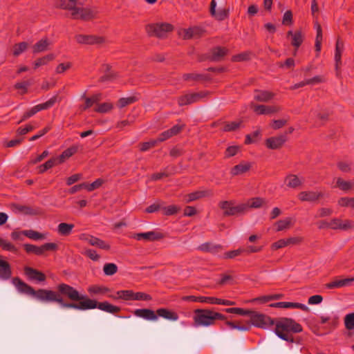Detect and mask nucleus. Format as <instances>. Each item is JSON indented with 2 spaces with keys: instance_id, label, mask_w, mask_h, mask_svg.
Wrapping results in <instances>:
<instances>
[{
  "instance_id": "nucleus-31",
  "label": "nucleus",
  "mask_w": 354,
  "mask_h": 354,
  "mask_svg": "<svg viewBox=\"0 0 354 354\" xmlns=\"http://www.w3.org/2000/svg\"><path fill=\"white\" fill-rule=\"evenodd\" d=\"M156 314L157 315L158 317L159 316L171 321H176L178 319V315L176 313L171 311L167 308H158L156 311Z\"/></svg>"
},
{
  "instance_id": "nucleus-12",
  "label": "nucleus",
  "mask_w": 354,
  "mask_h": 354,
  "mask_svg": "<svg viewBox=\"0 0 354 354\" xmlns=\"http://www.w3.org/2000/svg\"><path fill=\"white\" fill-rule=\"evenodd\" d=\"M330 229L348 230L354 227V221L349 219L342 220L334 218L330 221Z\"/></svg>"
},
{
  "instance_id": "nucleus-49",
  "label": "nucleus",
  "mask_w": 354,
  "mask_h": 354,
  "mask_svg": "<svg viewBox=\"0 0 354 354\" xmlns=\"http://www.w3.org/2000/svg\"><path fill=\"white\" fill-rule=\"evenodd\" d=\"M264 203V200L262 198L257 197L250 199L247 203H244L247 205V209L249 207L251 208H259L262 206Z\"/></svg>"
},
{
  "instance_id": "nucleus-47",
  "label": "nucleus",
  "mask_w": 354,
  "mask_h": 354,
  "mask_svg": "<svg viewBox=\"0 0 354 354\" xmlns=\"http://www.w3.org/2000/svg\"><path fill=\"white\" fill-rule=\"evenodd\" d=\"M23 235L32 240H40L45 239V235L32 230H24Z\"/></svg>"
},
{
  "instance_id": "nucleus-36",
  "label": "nucleus",
  "mask_w": 354,
  "mask_h": 354,
  "mask_svg": "<svg viewBox=\"0 0 354 354\" xmlns=\"http://www.w3.org/2000/svg\"><path fill=\"white\" fill-rule=\"evenodd\" d=\"M216 2L215 0H212L210 3V13L218 20H223L227 17V12L225 10H221L218 12H216Z\"/></svg>"
},
{
  "instance_id": "nucleus-16",
  "label": "nucleus",
  "mask_w": 354,
  "mask_h": 354,
  "mask_svg": "<svg viewBox=\"0 0 354 354\" xmlns=\"http://www.w3.org/2000/svg\"><path fill=\"white\" fill-rule=\"evenodd\" d=\"M297 197L302 202H315L323 197V194L314 191H303L299 193Z\"/></svg>"
},
{
  "instance_id": "nucleus-48",
  "label": "nucleus",
  "mask_w": 354,
  "mask_h": 354,
  "mask_svg": "<svg viewBox=\"0 0 354 354\" xmlns=\"http://www.w3.org/2000/svg\"><path fill=\"white\" fill-rule=\"evenodd\" d=\"M337 204L344 207H351L354 209V198L353 197H342L338 201Z\"/></svg>"
},
{
  "instance_id": "nucleus-30",
  "label": "nucleus",
  "mask_w": 354,
  "mask_h": 354,
  "mask_svg": "<svg viewBox=\"0 0 354 354\" xmlns=\"http://www.w3.org/2000/svg\"><path fill=\"white\" fill-rule=\"evenodd\" d=\"M354 281V277L353 278H346L341 279L334 280L326 284V287L329 289L337 288L344 286H351L352 282Z\"/></svg>"
},
{
  "instance_id": "nucleus-59",
  "label": "nucleus",
  "mask_w": 354,
  "mask_h": 354,
  "mask_svg": "<svg viewBox=\"0 0 354 354\" xmlns=\"http://www.w3.org/2000/svg\"><path fill=\"white\" fill-rule=\"evenodd\" d=\"M104 183V180L97 178L91 184L85 183V189L88 192H92L94 189L99 188Z\"/></svg>"
},
{
  "instance_id": "nucleus-54",
  "label": "nucleus",
  "mask_w": 354,
  "mask_h": 354,
  "mask_svg": "<svg viewBox=\"0 0 354 354\" xmlns=\"http://www.w3.org/2000/svg\"><path fill=\"white\" fill-rule=\"evenodd\" d=\"M104 68L106 71H107V73H105L104 75H102L100 77V82H106V81H111L116 77L115 73H114L112 71H109L110 67L109 65H107V64L104 65Z\"/></svg>"
},
{
  "instance_id": "nucleus-55",
  "label": "nucleus",
  "mask_w": 354,
  "mask_h": 354,
  "mask_svg": "<svg viewBox=\"0 0 354 354\" xmlns=\"http://www.w3.org/2000/svg\"><path fill=\"white\" fill-rule=\"evenodd\" d=\"M103 270L106 275L111 276L117 272L118 267L115 263H109L104 266Z\"/></svg>"
},
{
  "instance_id": "nucleus-32",
  "label": "nucleus",
  "mask_w": 354,
  "mask_h": 354,
  "mask_svg": "<svg viewBox=\"0 0 354 354\" xmlns=\"http://www.w3.org/2000/svg\"><path fill=\"white\" fill-rule=\"evenodd\" d=\"M50 43L48 38H43L38 41L33 46H32V53L34 54H37L39 53L44 52L48 49Z\"/></svg>"
},
{
  "instance_id": "nucleus-1",
  "label": "nucleus",
  "mask_w": 354,
  "mask_h": 354,
  "mask_svg": "<svg viewBox=\"0 0 354 354\" xmlns=\"http://www.w3.org/2000/svg\"><path fill=\"white\" fill-rule=\"evenodd\" d=\"M57 288L62 295L67 297L71 301H78L77 303L65 302L63 304L64 308L80 310L98 308L111 314H117L121 310L119 306L113 305L108 301L98 302L95 299H90L86 295L80 294L75 288L66 283H60Z\"/></svg>"
},
{
  "instance_id": "nucleus-35",
  "label": "nucleus",
  "mask_w": 354,
  "mask_h": 354,
  "mask_svg": "<svg viewBox=\"0 0 354 354\" xmlns=\"http://www.w3.org/2000/svg\"><path fill=\"white\" fill-rule=\"evenodd\" d=\"M134 292L131 290H119L116 292L117 296L109 295V298L113 299H121L126 301L133 300Z\"/></svg>"
},
{
  "instance_id": "nucleus-42",
  "label": "nucleus",
  "mask_w": 354,
  "mask_h": 354,
  "mask_svg": "<svg viewBox=\"0 0 354 354\" xmlns=\"http://www.w3.org/2000/svg\"><path fill=\"white\" fill-rule=\"evenodd\" d=\"M61 97H59L57 95H55L53 96L51 98H50L48 101H46L44 103L37 104V106L38 108L39 111L42 110H46L50 109V107L53 106L54 104L57 102H60Z\"/></svg>"
},
{
  "instance_id": "nucleus-34",
  "label": "nucleus",
  "mask_w": 354,
  "mask_h": 354,
  "mask_svg": "<svg viewBox=\"0 0 354 354\" xmlns=\"http://www.w3.org/2000/svg\"><path fill=\"white\" fill-rule=\"evenodd\" d=\"M12 207L15 212L26 215H36L37 214V211L36 209H34L29 206L13 204Z\"/></svg>"
},
{
  "instance_id": "nucleus-51",
  "label": "nucleus",
  "mask_w": 354,
  "mask_h": 354,
  "mask_svg": "<svg viewBox=\"0 0 354 354\" xmlns=\"http://www.w3.org/2000/svg\"><path fill=\"white\" fill-rule=\"evenodd\" d=\"M180 207L175 205L162 207L163 214L165 216H171L176 214L180 211Z\"/></svg>"
},
{
  "instance_id": "nucleus-6",
  "label": "nucleus",
  "mask_w": 354,
  "mask_h": 354,
  "mask_svg": "<svg viewBox=\"0 0 354 354\" xmlns=\"http://www.w3.org/2000/svg\"><path fill=\"white\" fill-rule=\"evenodd\" d=\"M174 26L169 23L150 24L145 26V30L149 37L159 39L167 37L169 32H172Z\"/></svg>"
},
{
  "instance_id": "nucleus-63",
  "label": "nucleus",
  "mask_w": 354,
  "mask_h": 354,
  "mask_svg": "<svg viewBox=\"0 0 354 354\" xmlns=\"http://www.w3.org/2000/svg\"><path fill=\"white\" fill-rule=\"evenodd\" d=\"M97 237L93 236L90 234H82L80 235V239L86 241L91 245L95 246Z\"/></svg>"
},
{
  "instance_id": "nucleus-58",
  "label": "nucleus",
  "mask_w": 354,
  "mask_h": 354,
  "mask_svg": "<svg viewBox=\"0 0 354 354\" xmlns=\"http://www.w3.org/2000/svg\"><path fill=\"white\" fill-rule=\"evenodd\" d=\"M158 143L157 140H151L149 142H142L139 145L140 150L141 151H146L151 148L154 147Z\"/></svg>"
},
{
  "instance_id": "nucleus-41",
  "label": "nucleus",
  "mask_w": 354,
  "mask_h": 354,
  "mask_svg": "<svg viewBox=\"0 0 354 354\" xmlns=\"http://www.w3.org/2000/svg\"><path fill=\"white\" fill-rule=\"evenodd\" d=\"M0 248L5 251H8L17 254L18 252V248L11 242L0 237Z\"/></svg>"
},
{
  "instance_id": "nucleus-57",
  "label": "nucleus",
  "mask_w": 354,
  "mask_h": 354,
  "mask_svg": "<svg viewBox=\"0 0 354 354\" xmlns=\"http://www.w3.org/2000/svg\"><path fill=\"white\" fill-rule=\"evenodd\" d=\"M137 100L136 97L131 96L128 97H122L118 101V106L120 108H123L129 104H131L135 102Z\"/></svg>"
},
{
  "instance_id": "nucleus-60",
  "label": "nucleus",
  "mask_w": 354,
  "mask_h": 354,
  "mask_svg": "<svg viewBox=\"0 0 354 354\" xmlns=\"http://www.w3.org/2000/svg\"><path fill=\"white\" fill-rule=\"evenodd\" d=\"M113 109V105L109 102H104L97 106L95 109V111L97 113H107Z\"/></svg>"
},
{
  "instance_id": "nucleus-26",
  "label": "nucleus",
  "mask_w": 354,
  "mask_h": 354,
  "mask_svg": "<svg viewBox=\"0 0 354 354\" xmlns=\"http://www.w3.org/2000/svg\"><path fill=\"white\" fill-rule=\"evenodd\" d=\"M138 241H140L142 239L147 240V241H156L160 239L162 236L160 233H156L155 232L151 231L143 233H138L133 235V236Z\"/></svg>"
},
{
  "instance_id": "nucleus-18",
  "label": "nucleus",
  "mask_w": 354,
  "mask_h": 354,
  "mask_svg": "<svg viewBox=\"0 0 354 354\" xmlns=\"http://www.w3.org/2000/svg\"><path fill=\"white\" fill-rule=\"evenodd\" d=\"M75 38L76 41L81 44H95L104 41L102 37H95L94 35H77Z\"/></svg>"
},
{
  "instance_id": "nucleus-3",
  "label": "nucleus",
  "mask_w": 354,
  "mask_h": 354,
  "mask_svg": "<svg viewBox=\"0 0 354 354\" xmlns=\"http://www.w3.org/2000/svg\"><path fill=\"white\" fill-rule=\"evenodd\" d=\"M86 0H57L56 7L71 11L73 19L89 21L95 18L97 12L91 8L83 7Z\"/></svg>"
},
{
  "instance_id": "nucleus-9",
  "label": "nucleus",
  "mask_w": 354,
  "mask_h": 354,
  "mask_svg": "<svg viewBox=\"0 0 354 354\" xmlns=\"http://www.w3.org/2000/svg\"><path fill=\"white\" fill-rule=\"evenodd\" d=\"M24 248L28 254H35L38 256L44 255L46 251H56L58 246L55 243H46L41 246H37L32 244H24Z\"/></svg>"
},
{
  "instance_id": "nucleus-19",
  "label": "nucleus",
  "mask_w": 354,
  "mask_h": 354,
  "mask_svg": "<svg viewBox=\"0 0 354 354\" xmlns=\"http://www.w3.org/2000/svg\"><path fill=\"white\" fill-rule=\"evenodd\" d=\"M133 315L146 320L156 321L158 319V316L156 314V312L149 308L136 309L133 311Z\"/></svg>"
},
{
  "instance_id": "nucleus-11",
  "label": "nucleus",
  "mask_w": 354,
  "mask_h": 354,
  "mask_svg": "<svg viewBox=\"0 0 354 354\" xmlns=\"http://www.w3.org/2000/svg\"><path fill=\"white\" fill-rule=\"evenodd\" d=\"M254 112L257 115H270L278 113L281 110L279 106H266L263 104H251Z\"/></svg>"
},
{
  "instance_id": "nucleus-61",
  "label": "nucleus",
  "mask_w": 354,
  "mask_h": 354,
  "mask_svg": "<svg viewBox=\"0 0 354 354\" xmlns=\"http://www.w3.org/2000/svg\"><path fill=\"white\" fill-rule=\"evenodd\" d=\"M244 252L243 248H239L237 250L228 251L224 253L223 257L225 259H233Z\"/></svg>"
},
{
  "instance_id": "nucleus-13",
  "label": "nucleus",
  "mask_w": 354,
  "mask_h": 354,
  "mask_svg": "<svg viewBox=\"0 0 354 354\" xmlns=\"http://www.w3.org/2000/svg\"><path fill=\"white\" fill-rule=\"evenodd\" d=\"M228 53L229 50L226 47L216 46L209 50L208 59L212 62H220Z\"/></svg>"
},
{
  "instance_id": "nucleus-20",
  "label": "nucleus",
  "mask_w": 354,
  "mask_h": 354,
  "mask_svg": "<svg viewBox=\"0 0 354 354\" xmlns=\"http://www.w3.org/2000/svg\"><path fill=\"white\" fill-rule=\"evenodd\" d=\"M214 194L212 190L211 189H205V190H198L196 192H194L185 196V201L186 203H190L192 201L204 198V197H211Z\"/></svg>"
},
{
  "instance_id": "nucleus-28",
  "label": "nucleus",
  "mask_w": 354,
  "mask_h": 354,
  "mask_svg": "<svg viewBox=\"0 0 354 354\" xmlns=\"http://www.w3.org/2000/svg\"><path fill=\"white\" fill-rule=\"evenodd\" d=\"M343 50L344 42L339 39H337L335 52V69L337 71L339 70V68L342 64V54Z\"/></svg>"
},
{
  "instance_id": "nucleus-33",
  "label": "nucleus",
  "mask_w": 354,
  "mask_h": 354,
  "mask_svg": "<svg viewBox=\"0 0 354 354\" xmlns=\"http://www.w3.org/2000/svg\"><path fill=\"white\" fill-rule=\"evenodd\" d=\"M198 250L203 252L216 254L222 250V246L212 243H205L198 246Z\"/></svg>"
},
{
  "instance_id": "nucleus-4",
  "label": "nucleus",
  "mask_w": 354,
  "mask_h": 354,
  "mask_svg": "<svg viewBox=\"0 0 354 354\" xmlns=\"http://www.w3.org/2000/svg\"><path fill=\"white\" fill-rule=\"evenodd\" d=\"M275 334L281 339L288 342H295L292 333H299L303 330L301 325L293 319L281 317L274 320Z\"/></svg>"
},
{
  "instance_id": "nucleus-5",
  "label": "nucleus",
  "mask_w": 354,
  "mask_h": 354,
  "mask_svg": "<svg viewBox=\"0 0 354 354\" xmlns=\"http://www.w3.org/2000/svg\"><path fill=\"white\" fill-rule=\"evenodd\" d=\"M195 326H209L215 324L216 320H225L226 316L209 309H196L194 311Z\"/></svg>"
},
{
  "instance_id": "nucleus-46",
  "label": "nucleus",
  "mask_w": 354,
  "mask_h": 354,
  "mask_svg": "<svg viewBox=\"0 0 354 354\" xmlns=\"http://www.w3.org/2000/svg\"><path fill=\"white\" fill-rule=\"evenodd\" d=\"M183 79L185 81L197 82V81H201V80H205L206 79V77L205 75H203V74L191 73H185L183 75Z\"/></svg>"
},
{
  "instance_id": "nucleus-8",
  "label": "nucleus",
  "mask_w": 354,
  "mask_h": 354,
  "mask_svg": "<svg viewBox=\"0 0 354 354\" xmlns=\"http://www.w3.org/2000/svg\"><path fill=\"white\" fill-rule=\"evenodd\" d=\"M250 317V321L254 326L264 329L274 326L275 320L268 315L252 310Z\"/></svg>"
},
{
  "instance_id": "nucleus-29",
  "label": "nucleus",
  "mask_w": 354,
  "mask_h": 354,
  "mask_svg": "<svg viewBox=\"0 0 354 354\" xmlns=\"http://www.w3.org/2000/svg\"><path fill=\"white\" fill-rule=\"evenodd\" d=\"M203 32V30L197 26L189 28L183 30V37L184 39H189L192 38H198Z\"/></svg>"
},
{
  "instance_id": "nucleus-50",
  "label": "nucleus",
  "mask_w": 354,
  "mask_h": 354,
  "mask_svg": "<svg viewBox=\"0 0 354 354\" xmlns=\"http://www.w3.org/2000/svg\"><path fill=\"white\" fill-rule=\"evenodd\" d=\"M225 311L227 313L237 314L240 315H248L250 316L252 310H245L241 308H228L225 309Z\"/></svg>"
},
{
  "instance_id": "nucleus-2",
  "label": "nucleus",
  "mask_w": 354,
  "mask_h": 354,
  "mask_svg": "<svg viewBox=\"0 0 354 354\" xmlns=\"http://www.w3.org/2000/svg\"><path fill=\"white\" fill-rule=\"evenodd\" d=\"M13 283L17 288L18 291L28 295H31L42 302H57L63 308L65 304L62 294L58 291L55 292L47 289H38L35 290L32 287L24 282L20 279L14 278Z\"/></svg>"
},
{
  "instance_id": "nucleus-15",
  "label": "nucleus",
  "mask_w": 354,
  "mask_h": 354,
  "mask_svg": "<svg viewBox=\"0 0 354 354\" xmlns=\"http://www.w3.org/2000/svg\"><path fill=\"white\" fill-rule=\"evenodd\" d=\"M291 37V44L295 47L294 55H296L297 49L304 41V35L301 30H289L287 32V37Z\"/></svg>"
},
{
  "instance_id": "nucleus-25",
  "label": "nucleus",
  "mask_w": 354,
  "mask_h": 354,
  "mask_svg": "<svg viewBox=\"0 0 354 354\" xmlns=\"http://www.w3.org/2000/svg\"><path fill=\"white\" fill-rule=\"evenodd\" d=\"M12 276V270L10 263L0 258V279L8 280Z\"/></svg>"
},
{
  "instance_id": "nucleus-52",
  "label": "nucleus",
  "mask_w": 354,
  "mask_h": 354,
  "mask_svg": "<svg viewBox=\"0 0 354 354\" xmlns=\"http://www.w3.org/2000/svg\"><path fill=\"white\" fill-rule=\"evenodd\" d=\"M241 124V121H239V122L234 121V122L224 123L223 126L222 127V130L223 131H226V132L235 131L239 128Z\"/></svg>"
},
{
  "instance_id": "nucleus-56",
  "label": "nucleus",
  "mask_w": 354,
  "mask_h": 354,
  "mask_svg": "<svg viewBox=\"0 0 354 354\" xmlns=\"http://www.w3.org/2000/svg\"><path fill=\"white\" fill-rule=\"evenodd\" d=\"M151 296L145 292H137L133 293V300L134 301H151Z\"/></svg>"
},
{
  "instance_id": "nucleus-45",
  "label": "nucleus",
  "mask_w": 354,
  "mask_h": 354,
  "mask_svg": "<svg viewBox=\"0 0 354 354\" xmlns=\"http://www.w3.org/2000/svg\"><path fill=\"white\" fill-rule=\"evenodd\" d=\"M28 48V44L26 41L15 44L13 46L12 55L15 57H18L21 53H24Z\"/></svg>"
},
{
  "instance_id": "nucleus-10",
  "label": "nucleus",
  "mask_w": 354,
  "mask_h": 354,
  "mask_svg": "<svg viewBox=\"0 0 354 354\" xmlns=\"http://www.w3.org/2000/svg\"><path fill=\"white\" fill-rule=\"evenodd\" d=\"M208 93V92L205 91L186 93L178 97V104L180 106L193 104L198 102L201 99L205 97Z\"/></svg>"
},
{
  "instance_id": "nucleus-40",
  "label": "nucleus",
  "mask_w": 354,
  "mask_h": 354,
  "mask_svg": "<svg viewBox=\"0 0 354 354\" xmlns=\"http://www.w3.org/2000/svg\"><path fill=\"white\" fill-rule=\"evenodd\" d=\"M292 225V219L290 217L279 220L274 223V225L277 227L276 230L277 232L287 230Z\"/></svg>"
},
{
  "instance_id": "nucleus-37",
  "label": "nucleus",
  "mask_w": 354,
  "mask_h": 354,
  "mask_svg": "<svg viewBox=\"0 0 354 354\" xmlns=\"http://www.w3.org/2000/svg\"><path fill=\"white\" fill-rule=\"evenodd\" d=\"M251 167L250 163H240L231 169L230 174L232 176H238L249 171Z\"/></svg>"
},
{
  "instance_id": "nucleus-27",
  "label": "nucleus",
  "mask_w": 354,
  "mask_h": 354,
  "mask_svg": "<svg viewBox=\"0 0 354 354\" xmlns=\"http://www.w3.org/2000/svg\"><path fill=\"white\" fill-rule=\"evenodd\" d=\"M79 149L78 145H72L66 150H64L59 156L55 157L57 159L58 164L63 163L66 160L71 158L73 155L77 152Z\"/></svg>"
},
{
  "instance_id": "nucleus-14",
  "label": "nucleus",
  "mask_w": 354,
  "mask_h": 354,
  "mask_svg": "<svg viewBox=\"0 0 354 354\" xmlns=\"http://www.w3.org/2000/svg\"><path fill=\"white\" fill-rule=\"evenodd\" d=\"M287 140L286 134L270 137L266 140V145L268 149H277L281 148Z\"/></svg>"
},
{
  "instance_id": "nucleus-38",
  "label": "nucleus",
  "mask_w": 354,
  "mask_h": 354,
  "mask_svg": "<svg viewBox=\"0 0 354 354\" xmlns=\"http://www.w3.org/2000/svg\"><path fill=\"white\" fill-rule=\"evenodd\" d=\"M74 227V224L72 223H61L57 226V232L62 236H68Z\"/></svg>"
},
{
  "instance_id": "nucleus-21",
  "label": "nucleus",
  "mask_w": 354,
  "mask_h": 354,
  "mask_svg": "<svg viewBox=\"0 0 354 354\" xmlns=\"http://www.w3.org/2000/svg\"><path fill=\"white\" fill-rule=\"evenodd\" d=\"M271 307L281 308H299L304 311H309V308L304 304L297 302L279 301L270 304Z\"/></svg>"
},
{
  "instance_id": "nucleus-22",
  "label": "nucleus",
  "mask_w": 354,
  "mask_h": 354,
  "mask_svg": "<svg viewBox=\"0 0 354 354\" xmlns=\"http://www.w3.org/2000/svg\"><path fill=\"white\" fill-rule=\"evenodd\" d=\"M25 274L30 280H35L39 282H42L46 280V275L41 271L34 269L30 267H25Z\"/></svg>"
},
{
  "instance_id": "nucleus-62",
  "label": "nucleus",
  "mask_w": 354,
  "mask_h": 354,
  "mask_svg": "<svg viewBox=\"0 0 354 354\" xmlns=\"http://www.w3.org/2000/svg\"><path fill=\"white\" fill-rule=\"evenodd\" d=\"M250 53L248 52L241 53L237 55H234L232 57V60L233 62H242L248 60L250 59Z\"/></svg>"
},
{
  "instance_id": "nucleus-43",
  "label": "nucleus",
  "mask_w": 354,
  "mask_h": 354,
  "mask_svg": "<svg viewBox=\"0 0 354 354\" xmlns=\"http://www.w3.org/2000/svg\"><path fill=\"white\" fill-rule=\"evenodd\" d=\"M336 187L344 192H348L354 187V181H346L342 178H337L336 180Z\"/></svg>"
},
{
  "instance_id": "nucleus-23",
  "label": "nucleus",
  "mask_w": 354,
  "mask_h": 354,
  "mask_svg": "<svg viewBox=\"0 0 354 354\" xmlns=\"http://www.w3.org/2000/svg\"><path fill=\"white\" fill-rule=\"evenodd\" d=\"M275 97V93L269 91L255 90L254 98L261 102H268Z\"/></svg>"
},
{
  "instance_id": "nucleus-7",
  "label": "nucleus",
  "mask_w": 354,
  "mask_h": 354,
  "mask_svg": "<svg viewBox=\"0 0 354 354\" xmlns=\"http://www.w3.org/2000/svg\"><path fill=\"white\" fill-rule=\"evenodd\" d=\"M218 206L221 209L224 210L223 214L226 216L241 214L247 210V205L243 203L235 205L234 201H221Z\"/></svg>"
},
{
  "instance_id": "nucleus-24",
  "label": "nucleus",
  "mask_w": 354,
  "mask_h": 354,
  "mask_svg": "<svg viewBox=\"0 0 354 354\" xmlns=\"http://www.w3.org/2000/svg\"><path fill=\"white\" fill-rule=\"evenodd\" d=\"M285 184L289 188L297 189L303 185L304 179L297 175L290 174L284 179Z\"/></svg>"
},
{
  "instance_id": "nucleus-44",
  "label": "nucleus",
  "mask_w": 354,
  "mask_h": 354,
  "mask_svg": "<svg viewBox=\"0 0 354 354\" xmlns=\"http://www.w3.org/2000/svg\"><path fill=\"white\" fill-rule=\"evenodd\" d=\"M55 56L53 53H50V54L46 55L42 57H40V58L37 59L34 62V68H37L41 66L46 65L50 62L53 61L55 59Z\"/></svg>"
},
{
  "instance_id": "nucleus-64",
  "label": "nucleus",
  "mask_w": 354,
  "mask_h": 354,
  "mask_svg": "<svg viewBox=\"0 0 354 354\" xmlns=\"http://www.w3.org/2000/svg\"><path fill=\"white\" fill-rule=\"evenodd\" d=\"M239 148L238 146H230L228 147L226 150H225V158H230V157H232L234 156H235L238 151H239Z\"/></svg>"
},
{
  "instance_id": "nucleus-39",
  "label": "nucleus",
  "mask_w": 354,
  "mask_h": 354,
  "mask_svg": "<svg viewBox=\"0 0 354 354\" xmlns=\"http://www.w3.org/2000/svg\"><path fill=\"white\" fill-rule=\"evenodd\" d=\"M59 165L57 162V159L55 157H53L46 161L45 163L40 165L37 167V172L39 174H43L48 169H51L55 165Z\"/></svg>"
},
{
  "instance_id": "nucleus-53",
  "label": "nucleus",
  "mask_w": 354,
  "mask_h": 354,
  "mask_svg": "<svg viewBox=\"0 0 354 354\" xmlns=\"http://www.w3.org/2000/svg\"><path fill=\"white\" fill-rule=\"evenodd\" d=\"M345 328L351 330L354 329V313L347 314L344 317Z\"/></svg>"
},
{
  "instance_id": "nucleus-17",
  "label": "nucleus",
  "mask_w": 354,
  "mask_h": 354,
  "mask_svg": "<svg viewBox=\"0 0 354 354\" xmlns=\"http://www.w3.org/2000/svg\"><path fill=\"white\" fill-rule=\"evenodd\" d=\"M87 291L92 297L106 296L109 297V295H110L109 293L111 292V289L104 286L92 285L88 286Z\"/></svg>"
}]
</instances>
